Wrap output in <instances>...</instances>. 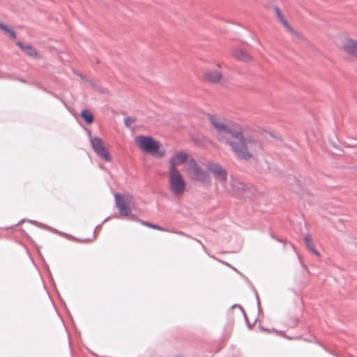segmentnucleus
I'll return each instance as SVG.
<instances>
[{
	"mask_svg": "<svg viewBox=\"0 0 357 357\" xmlns=\"http://www.w3.org/2000/svg\"><path fill=\"white\" fill-rule=\"evenodd\" d=\"M81 116L87 124L92 123L94 120L93 114L87 109H84L81 112Z\"/></svg>",
	"mask_w": 357,
	"mask_h": 357,
	"instance_id": "obj_15",
	"label": "nucleus"
},
{
	"mask_svg": "<svg viewBox=\"0 0 357 357\" xmlns=\"http://www.w3.org/2000/svg\"><path fill=\"white\" fill-rule=\"evenodd\" d=\"M287 182L291 186V190L296 194L300 195L303 190V185L300 181L294 176L289 175L287 178Z\"/></svg>",
	"mask_w": 357,
	"mask_h": 357,
	"instance_id": "obj_12",
	"label": "nucleus"
},
{
	"mask_svg": "<svg viewBox=\"0 0 357 357\" xmlns=\"http://www.w3.org/2000/svg\"><path fill=\"white\" fill-rule=\"evenodd\" d=\"M245 319L246 320L247 323L248 324H251V321L249 319V317L247 316V314H244Z\"/></svg>",
	"mask_w": 357,
	"mask_h": 357,
	"instance_id": "obj_25",
	"label": "nucleus"
},
{
	"mask_svg": "<svg viewBox=\"0 0 357 357\" xmlns=\"http://www.w3.org/2000/svg\"><path fill=\"white\" fill-rule=\"evenodd\" d=\"M274 10H275V14H276V15H277V17H278L279 20H280L282 17H284V16L282 14V12L280 10V9L278 7L275 6L274 8Z\"/></svg>",
	"mask_w": 357,
	"mask_h": 357,
	"instance_id": "obj_22",
	"label": "nucleus"
},
{
	"mask_svg": "<svg viewBox=\"0 0 357 357\" xmlns=\"http://www.w3.org/2000/svg\"><path fill=\"white\" fill-rule=\"evenodd\" d=\"M79 76L82 79H84V77L82 74H79Z\"/></svg>",
	"mask_w": 357,
	"mask_h": 357,
	"instance_id": "obj_28",
	"label": "nucleus"
},
{
	"mask_svg": "<svg viewBox=\"0 0 357 357\" xmlns=\"http://www.w3.org/2000/svg\"><path fill=\"white\" fill-rule=\"evenodd\" d=\"M29 222H31V223H36V222L33 221V220H30Z\"/></svg>",
	"mask_w": 357,
	"mask_h": 357,
	"instance_id": "obj_29",
	"label": "nucleus"
},
{
	"mask_svg": "<svg viewBox=\"0 0 357 357\" xmlns=\"http://www.w3.org/2000/svg\"><path fill=\"white\" fill-rule=\"evenodd\" d=\"M101 225H102V224L98 225L96 227V229H97V228H98V227H100Z\"/></svg>",
	"mask_w": 357,
	"mask_h": 357,
	"instance_id": "obj_31",
	"label": "nucleus"
},
{
	"mask_svg": "<svg viewBox=\"0 0 357 357\" xmlns=\"http://www.w3.org/2000/svg\"><path fill=\"white\" fill-rule=\"evenodd\" d=\"M109 219H110V217H107V218H106L102 221V224L105 223V222H107V221L108 220H109Z\"/></svg>",
	"mask_w": 357,
	"mask_h": 357,
	"instance_id": "obj_27",
	"label": "nucleus"
},
{
	"mask_svg": "<svg viewBox=\"0 0 357 357\" xmlns=\"http://www.w3.org/2000/svg\"><path fill=\"white\" fill-rule=\"evenodd\" d=\"M135 142L140 149L153 155L158 153L160 147L159 142L151 136L139 135L136 137Z\"/></svg>",
	"mask_w": 357,
	"mask_h": 357,
	"instance_id": "obj_3",
	"label": "nucleus"
},
{
	"mask_svg": "<svg viewBox=\"0 0 357 357\" xmlns=\"http://www.w3.org/2000/svg\"><path fill=\"white\" fill-rule=\"evenodd\" d=\"M16 45L28 56L40 59V54L37 52V50L30 44H24L21 41H17Z\"/></svg>",
	"mask_w": 357,
	"mask_h": 357,
	"instance_id": "obj_8",
	"label": "nucleus"
},
{
	"mask_svg": "<svg viewBox=\"0 0 357 357\" xmlns=\"http://www.w3.org/2000/svg\"><path fill=\"white\" fill-rule=\"evenodd\" d=\"M142 223H143L144 225H146V226H147V227H149L150 228H152V229H158V230H160V231H165V230L163 227H161L159 225H155V224H153V223H150L149 222L143 221Z\"/></svg>",
	"mask_w": 357,
	"mask_h": 357,
	"instance_id": "obj_18",
	"label": "nucleus"
},
{
	"mask_svg": "<svg viewBox=\"0 0 357 357\" xmlns=\"http://www.w3.org/2000/svg\"><path fill=\"white\" fill-rule=\"evenodd\" d=\"M279 242H282V240L279 239V238H275Z\"/></svg>",
	"mask_w": 357,
	"mask_h": 357,
	"instance_id": "obj_30",
	"label": "nucleus"
},
{
	"mask_svg": "<svg viewBox=\"0 0 357 357\" xmlns=\"http://www.w3.org/2000/svg\"><path fill=\"white\" fill-rule=\"evenodd\" d=\"M234 56L242 61H248L251 59L250 56L241 49L236 50L234 52Z\"/></svg>",
	"mask_w": 357,
	"mask_h": 357,
	"instance_id": "obj_14",
	"label": "nucleus"
},
{
	"mask_svg": "<svg viewBox=\"0 0 357 357\" xmlns=\"http://www.w3.org/2000/svg\"><path fill=\"white\" fill-rule=\"evenodd\" d=\"M19 80H20V82H25L23 79H19Z\"/></svg>",
	"mask_w": 357,
	"mask_h": 357,
	"instance_id": "obj_32",
	"label": "nucleus"
},
{
	"mask_svg": "<svg viewBox=\"0 0 357 357\" xmlns=\"http://www.w3.org/2000/svg\"><path fill=\"white\" fill-rule=\"evenodd\" d=\"M174 233L178 234V235H181V236H186L188 238H191V236L181 231H174Z\"/></svg>",
	"mask_w": 357,
	"mask_h": 357,
	"instance_id": "obj_23",
	"label": "nucleus"
},
{
	"mask_svg": "<svg viewBox=\"0 0 357 357\" xmlns=\"http://www.w3.org/2000/svg\"><path fill=\"white\" fill-rule=\"evenodd\" d=\"M204 79L208 82L217 83L222 79V74L215 70H208L204 73Z\"/></svg>",
	"mask_w": 357,
	"mask_h": 357,
	"instance_id": "obj_11",
	"label": "nucleus"
},
{
	"mask_svg": "<svg viewBox=\"0 0 357 357\" xmlns=\"http://www.w3.org/2000/svg\"><path fill=\"white\" fill-rule=\"evenodd\" d=\"M169 189L175 195L185 192V182L177 167H169Z\"/></svg>",
	"mask_w": 357,
	"mask_h": 357,
	"instance_id": "obj_2",
	"label": "nucleus"
},
{
	"mask_svg": "<svg viewBox=\"0 0 357 357\" xmlns=\"http://www.w3.org/2000/svg\"><path fill=\"white\" fill-rule=\"evenodd\" d=\"M304 240L307 248L317 256H319V252L315 248L311 235L310 234H307L304 236Z\"/></svg>",
	"mask_w": 357,
	"mask_h": 357,
	"instance_id": "obj_13",
	"label": "nucleus"
},
{
	"mask_svg": "<svg viewBox=\"0 0 357 357\" xmlns=\"http://www.w3.org/2000/svg\"><path fill=\"white\" fill-rule=\"evenodd\" d=\"M257 299L259 301V297L257 296Z\"/></svg>",
	"mask_w": 357,
	"mask_h": 357,
	"instance_id": "obj_33",
	"label": "nucleus"
},
{
	"mask_svg": "<svg viewBox=\"0 0 357 357\" xmlns=\"http://www.w3.org/2000/svg\"><path fill=\"white\" fill-rule=\"evenodd\" d=\"M190 238H192V239L195 240V241H197V243H199L204 249H206L204 245L199 239L194 238L192 237H191Z\"/></svg>",
	"mask_w": 357,
	"mask_h": 357,
	"instance_id": "obj_24",
	"label": "nucleus"
},
{
	"mask_svg": "<svg viewBox=\"0 0 357 357\" xmlns=\"http://www.w3.org/2000/svg\"><path fill=\"white\" fill-rule=\"evenodd\" d=\"M345 51L352 56L357 58V40L346 39L343 44Z\"/></svg>",
	"mask_w": 357,
	"mask_h": 357,
	"instance_id": "obj_9",
	"label": "nucleus"
},
{
	"mask_svg": "<svg viewBox=\"0 0 357 357\" xmlns=\"http://www.w3.org/2000/svg\"><path fill=\"white\" fill-rule=\"evenodd\" d=\"M164 155H165V151H159V152H158V155H159L160 157H162V156H163Z\"/></svg>",
	"mask_w": 357,
	"mask_h": 357,
	"instance_id": "obj_26",
	"label": "nucleus"
},
{
	"mask_svg": "<svg viewBox=\"0 0 357 357\" xmlns=\"http://www.w3.org/2000/svg\"><path fill=\"white\" fill-rule=\"evenodd\" d=\"M189 168L192 171L197 181L204 183H210V177L208 173L203 170L197 163L196 160L192 158L189 162Z\"/></svg>",
	"mask_w": 357,
	"mask_h": 357,
	"instance_id": "obj_7",
	"label": "nucleus"
},
{
	"mask_svg": "<svg viewBox=\"0 0 357 357\" xmlns=\"http://www.w3.org/2000/svg\"><path fill=\"white\" fill-rule=\"evenodd\" d=\"M115 204L119 211L121 215L130 216L132 220H135L136 216L131 214V199L132 197L128 195L126 198L119 193L114 195Z\"/></svg>",
	"mask_w": 357,
	"mask_h": 357,
	"instance_id": "obj_4",
	"label": "nucleus"
},
{
	"mask_svg": "<svg viewBox=\"0 0 357 357\" xmlns=\"http://www.w3.org/2000/svg\"><path fill=\"white\" fill-rule=\"evenodd\" d=\"M188 158L187 153L183 151H179L169 159L170 167H176L179 164L184 163Z\"/></svg>",
	"mask_w": 357,
	"mask_h": 357,
	"instance_id": "obj_10",
	"label": "nucleus"
},
{
	"mask_svg": "<svg viewBox=\"0 0 357 357\" xmlns=\"http://www.w3.org/2000/svg\"><path fill=\"white\" fill-rule=\"evenodd\" d=\"M90 143L93 150L97 155L101 157L107 162H110L112 160V157L100 137L96 136L91 137Z\"/></svg>",
	"mask_w": 357,
	"mask_h": 357,
	"instance_id": "obj_5",
	"label": "nucleus"
},
{
	"mask_svg": "<svg viewBox=\"0 0 357 357\" xmlns=\"http://www.w3.org/2000/svg\"><path fill=\"white\" fill-rule=\"evenodd\" d=\"M208 118L211 124L217 130L218 133L225 132L235 138V140H227V143L230 145L237 158L249 160L252 157L251 153L248 150V140L244 137L239 125L231 121L220 122L216 116L211 114H208Z\"/></svg>",
	"mask_w": 357,
	"mask_h": 357,
	"instance_id": "obj_1",
	"label": "nucleus"
},
{
	"mask_svg": "<svg viewBox=\"0 0 357 357\" xmlns=\"http://www.w3.org/2000/svg\"><path fill=\"white\" fill-rule=\"evenodd\" d=\"M280 21L281 22V23L285 26L287 27L289 31H291V32H295L294 30L292 29V27L291 26V25L289 24V23L288 22V21L284 17H282V19L280 20Z\"/></svg>",
	"mask_w": 357,
	"mask_h": 357,
	"instance_id": "obj_19",
	"label": "nucleus"
},
{
	"mask_svg": "<svg viewBox=\"0 0 357 357\" xmlns=\"http://www.w3.org/2000/svg\"><path fill=\"white\" fill-rule=\"evenodd\" d=\"M0 29L8 33L10 38L15 39L17 38L16 33L8 26L0 22Z\"/></svg>",
	"mask_w": 357,
	"mask_h": 357,
	"instance_id": "obj_16",
	"label": "nucleus"
},
{
	"mask_svg": "<svg viewBox=\"0 0 357 357\" xmlns=\"http://www.w3.org/2000/svg\"><path fill=\"white\" fill-rule=\"evenodd\" d=\"M230 310H237L239 312H245L242 306L238 304H234L230 307Z\"/></svg>",
	"mask_w": 357,
	"mask_h": 357,
	"instance_id": "obj_21",
	"label": "nucleus"
},
{
	"mask_svg": "<svg viewBox=\"0 0 357 357\" xmlns=\"http://www.w3.org/2000/svg\"><path fill=\"white\" fill-rule=\"evenodd\" d=\"M231 185L234 187V188H236L239 190H244V188H245V185L243 183H241V182H238L236 181H234L233 183L231 184Z\"/></svg>",
	"mask_w": 357,
	"mask_h": 357,
	"instance_id": "obj_20",
	"label": "nucleus"
},
{
	"mask_svg": "<svg viewBox=\"0 0 357 357\" xmlns=\"http://www.w3.org/2000/svg\"><path fill=\"white\" fill-rule=\"evenodd\" d=\"M208 169L213 174L215 180L224 185L227 180V170L219 163L210 162L208 164Z\"/></svg>",
	"mask_w": 357,
	"mask_h": 357,
	"instance_id": "obj_6",
	"label": "nucleus"
},
{
	"mask_svg": "<svg viewBox=\"0 0 357 357\" xmlns=\"http://www.w3.org/2000/svg\"><path fill=\"white\" fill-rule=\"evenodd\" d=\"M137 121L136 118L132 116H126L124 119V125L127 128H130L131 125Z\"/></svg>",
	"mask_w": 357,
	"mask_h": 357,
	"instance_id": "obj_17",
	"label": "nucleus"
}]
</instances>
